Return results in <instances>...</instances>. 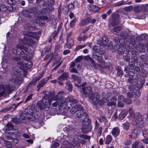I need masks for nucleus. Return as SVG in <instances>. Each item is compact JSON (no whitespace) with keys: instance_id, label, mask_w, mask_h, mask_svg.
Returning a JSON list of instances; mask_svg holds the SVG:
<instances>
[{"instance_id":"1","label":"nucleus","mask_w":148,"mask_h":148,"mask_svg":"<svg viewBox=\"0 0 148 148\" xmlns=\"http://www.w3.org/2000/svg\"><path fill=\"white\" fill-rule=\"evenodd\" d=\"M64 94L63 91H61L59 92L58 94L55 96L54 94L48 92L47 93L45 94L42 97V100L38 101L37 103V105L39 107L41 110L44 109L45 111H47L49 110L50 106L51 104L52 100L54 99L55 100L60 97L61 101H63V106L64 109L63 108H60V110L62 114H64L66 112L67 110L71 108L70 107L71 104V100L72 97H70L68 98H64L63 96L62 95Z\"/></svg>"},{"instance_id":"2","label":"nucleus","mask_w":148,"mask_h":148,"mask_svg":"<svg viewBox=\"0 0 148 148\" xmlns=\"http://www.w3.org/2000/svg\"><path fill=\"white\" fill-rule=\"evenodd\" d=\"M82 91L83 94L86 95H88V97L89 99L92 101V103L94 105H96L99 103L101 104V102L99 101V96L97 92H95L92 94V88L90 86H87L86 88H83L82 89Z\"/></svg>"},{"instance_id":"3","label":"nucleus","mask_w":148,"mask_h":148,"mask_svg":"<svg viewBox=\"0 0 148 148\" xmlns=\"http://www.w3.org/2000/svg\"><path fill=\"white\" fill-rule=\"evenodd\" d=\"M29 51V49L25 45L20 44L17 45L16 47L12 50L13 53L20 56L24 59L28 55Z\"/></svg>"},{"instance_id":"4","label":"nucleus","mask_w":148,"mask_h":148,"mask_svg":"<svg viewBox=\"0 0 148 148\" xmlns=\"http://www.w3.org/2000/svg\"><path fill=\"white\" fill-rule=\"evenodd\" d=\"M14 90V87L10 84H5L3 85L2 83H0V97L6 96L11 93Z\"/></svg>"},{"instance_id":"5","label":"nucleus","mask_w":148,"mask_h":148,"mask_svg":"<svg viewBox=\"0 0 148 148\" xmlns=\"http://www.w3.org/2000/svg\"><path fill=\"white\" fill-rule=\"evenodd\" d=\"M25 35L26 36L24 37L23 39L25 41H26V43H30L32 44H35L36 41L29 37L38 40L40 36V34L38 32H28L25 34Z\"/></svg>"},{"instance_id":"6","label":"nucleus","mask_w":148,"mask_h":148,"mask_svg":"<svg viewBox=\"0 0 148 148\" xmlns=\"http://www.w3.org/2000/svg\"><path fill=\"white\" fill-rule=\"evenodd\" d=\"M38 109L36 106L34 105L32 107H28L26 112L29 116L32 117L31 118H34V120L36 118L35 114L37 112Z\"/></svg>"},{"instance_id":"7","label":"nucleus","mask_w":148,"mask_h":148,"mask_svg":"<svg viewBox=\"0 0 148 148\" xmlns=\"http://www.w3.org/2000/svg\"><path fill=\"white\" fill-rule=\"evenodd\" d=\"M17 72L16 71V73H14L12 74L10 80L12 82H14L15 84H20L23 82V80L22 77L17 74Z\"/></svg>"},{"instance_id":"8","label":"nucleus","mask_w":148,"mask_h":148,"mask_svg":"<svg viewBox=\"0 0 148 148\" xmlns=\"http://www.w3.org/2000/svg\"><path fill=\"white\" fill-rule=\"evenodd\" d=\"M22 14L25 17L29 18L32 23H37V20L36 19L33 18V17L32 16L30 9L29 10H23L22 11Z\"/></svg>"},{"instance_id":"9","label":"nucleus","mask_w":148,"mask_h":148,"mask_svg":"<svg viewBox=\"0 0 148 148\" xmlns=\"http://www.w3.org/2000/svg\"><path fill=\"white\" fill-rule=\"evenodd\" d=\"M32 117L29 116L28 114L25 112L22 113L19 117V119L21 121L24 123H28L29 122V120L32 121L34 120V118H31Z\"/></svg>"},{"instance_id":"10","label":"nucleus","mask_w":148,"mask_h":148,"mask_svg":"<svg viewBox=\"0 0 148 148\" xmlns=\"http://www.w3.org/2000/svg\"><path fill=\"white\" fill-rule=\"evenodd\" d=\"M107 46L108 49H112L113 48V46L111 41H109L107 38V37L105 35L102 37V45Z\"/></svg>"},{"instance_id":"11","label":"nucleus","mask_w":148,"mask_h":148,"mask_svg":"<svg viewBox=\"0 0 148 148\" xmlns=\"http://www.w3.org/2000/svg\"><path fill=\"white\" fill-rule=\"evenodd\" d=\"M49 77L46 78H43L37 84L36 87L38 91H39L41 88L43 87L47 83Z\"/></svg>"},{"instance_id":"12","label":"nucleus","mask_w":148,"mask_h":148,"mask_svg":"<svg viewBox=\"0 0 148 148\" xmlns=\"http://www.w3.org/2000/svg\"><path fill=\"white\" fill-rule=\"evenodd\" d=\"M119 16V15L117 14H112V18L110 22L112 26L117 25L119 23V21L118 19Z\"/></svg>"},{"instance_id":"13","label":"nucleus","mask_w":148,"mask_h":148,"mask_svg":"<svg viewBox=\"0 0 148 148\" xmlns=\"http://www.w3.org/2000/svg\"><path fill=\"white\" fill-rule=\"evenodd\" d=\"M30 12L32 16L34 17L38 18V15L41 13V12L39 11L38 8L33 7L30 9Z\"/></svg>"},{"instance_id":"14","label":"nucleus","mask_w":148,"mask_h":148,"mask_svg":"<svg viewBox=\"0 0 148 148\" xmlns=\"http://www.w3.org/2000/svg\"><path fill=\"white\" fill-rule=\"evenodd\" d=\"M70 78L68 72H65L62 73L58 78V79L60 81H64Z\"/></svg>"},{"instance_id":"15","label":"nucleus","mask_w":148,"mask_h":148,"mask_svg":"<svg viewBox=\"0 0 148 148\" xmlns=\"http://www.w3.org/2000/svg\"><path fill=\"white\" fill-rule=\"evenodd\" d=\"M97 44L99 45V46H94L92 48L93 51L95 52L94 53H102L101 49L100 47V46L102 45V43H100V44H99L98 42Z\"/></svg>"},{"instance_id":"16","label":"nucleus","mask_w":148,"mask_h":148,"mask_svg":"<svg viewBox=\"0 0 148 148\" xmlns=\"http://www.w3.org/2000/svg\"><path fill=\"white\" fill-rule=\"evenodd\" d=\"M33 24H31L30 23L25 24L24 26V28L25 29L33 30L36 29L37 28Z\"/></svg>"},{"instance_id":"17","label":"nucleus","mask_w":148,"mask_h":148,"mask_svg":"<svg viewBox=\"0 0 148 148\" xmlns=\"http://www.w3.org/2000/svg\"><path fill=\"white\" fill-rule=\"evenodd\" d=\"M87 8L90 11L93 12H96L99 10L98 6L92 4L88 5Z\"/></svg>"},{"instance_id":"18","label":"nucleus","mask_w":148,"mask_h":148,"mask_svg":"<svg viewBox=\"0 0 148 148\" xmlns=\"http://www.w3.org/2000/svg\"><path fill=\"white\" fill-rule=\"evenodd\" d=\"M91 128L92 127L91 125H82L81 129L83 133L87 134L90 131Z\"/></svg>"},{"instance_id":"19","label":"nucleus","mask_w":148,"mask_h":148,"mask_svg":"<svg viewBox=\"0 0 148 148\" xmlns=\"http://www.w3.org/2000/svg\"><path fill=\"white\" fill-rule=\"evenodd\" d=\"M66 42L67 43L64 46V47L69 49L71 48L72 46L74 44L73 40L72 38L69 40V39H66Z\"/></svg>"},{"instance_id":"20","label":"nucleus","mask_w":148,"mask_h":148,"mask_svg":"<svg viewBox=\"0 0 148 148\" xmlns=\"http://www.w3.org/2000/svg\"><path fill=\"white\" fill-rule=\"evenodd\" d=\"M102 53H93L92 57L94 58H96L98 61L101 63H102Z\"/></svg>"},{"instance_id":"21","label":"nucleus","mask_w":148,"mask_h":148,"mask_svg":"<svg viewBox=\"0 0 148 148\" xmlns=\"http://www.w3.org/2000/svg\"><path fill=\"white\" fill-rule=\"evenodd\" d=\"M111 133L112 134L114 137H116L119 134L120 130L118 127H115L113 128Z\"/></svg>"},{"instance_id":"22","label":"nucleus","mask_w":148,"mask_h":148,"mask_svg":"<svg viewBox=\"0 0 148 148\" xmlns=\"http://www.w3.org/2000/svg\"><path fill=\"white\" fill-rule=\"evenodd\" d=\"M84 59L87 61H89L91 63L93 66L94 67H96V64L93 59L89 55L85 56L84 58Z\"/></svg>"},{"instance_id":"23","label":"nucleus","mask_w":148,"mask_h":148,"mask_svg":"<svg viewBox=\"0 0 148 148\" xmlns=\"http://www.w3.org/2000/svg\"><path fill=\"white\" fill-rule=\"evenodd\" d=\"M76 116L77 118H82L84 116L85 117H87L88 115L86 113L82 110L77 112V113L76 114Z\"/></svg>"},{"instance_id":"24","label":"nucleus","mask_w":148,"mask_h":148,"mask_svg":"<svg viewBox=\"0 0 148 148\" xmlns=\"http://www.w3.org/2000/svg\"><path fill=\"white\" fill-rule=\"evenodd\" d=\"M134 117H132V118H135L137 119L138 120L141 118V120L142 121H144V119L146 118V115H144L143 116L138 112H137L136 114H135L134 115Z\"/></svg>"},{"instance_id":"25","label":"nucleus","mask_w":148,"mask_h":148,"mask_svg":"<svg viewBox=\"0 0 148 148\" xmlns=\"http://www.w3.org/2000/svg\"><path fill=\"white\" fill-rule=\"evenodd\" d=\"M63 101H61V98L59 99L56 101L55 102L53 103L52 104V106L53 107H56L57 106L61 107V108H63Z\"/></svg>"},{"instance_id":"26","label":"nucleus","mask_w":148,"mask_h":148,"mask_svg":"<svg viewBox=\"0 0 148 148\" xmlns=\"http://www.w3.org/2000/svg\"><path fill=\"white\" fill-rule=\"evenodd\" d=\"M121 46H122V45L120 46L118 45H116L114 47V49L116 50H117V52L118 53L122 55L123 53V49L121 47Z\"/></svg>"},{"instance_id":"27","label":"nucleus","mask_w":148,"mask_h":148,"mask_svg":"<svg viewBox=\"0 0 148 148\" xmlns=\"http://www.w3.org/2000/svg\"><path fill=\"white\" fill-rule=\"evenodd\" d=\"M138 130L137 129H134L131 134L129 135V137L130 138L135 139L138 136Z\"/></svg>"},{"instance_id":"28","label":"nucleus","mask_w":148,"mask_h":148,"mask_svg":"<svg viewBox=\"0 0 148 148\" xmlns=\"http://www.w3.org/2000/svg\"><path fill=\"white\" fill-rule=\"evenodd\" d=\"M144 83L145 81L144 79H139L138 80V83H136V86L138 89L141 88L143 86Z\"/></svg>"},{"instance_id":"29","label":"nucleus","mask_w":148,"mask_h":148,"mask_svg":"<svg viewBox=\"0 0 148 148\" xmlns=\"http://www.w3.org/2000/svg\"><path fill=\"white\" fill-rule=\"evenodd\" d=\"M141 70H142L141 72V75L144 77L146 76L147 74V73L145 71L143 70L142 67H140L139 68L137 66V67L136 69V71H137L138 73H139Z\"/></svg>"},{"instance_id":"30","label":"nucleus","mask_w":148,"mask_h":148,"mask_svg":"<svg viewBox=\"0 0 148 148\" xmlns=\"http://www.w3.org/2000/svg\"><path fill=\"white\" fill-rule=\"evenodd\" d=\"M63 144L64 148H75L72 144L66 141H63Z\"/></svg>"},{"instance_id":"31","label":"nucleus","mask_w":148,"mask_h":148,"mask_svg":"<svg viewBox=\"0 0 148 148\" xmlns=\"http://www.w3.org/2000/svg\"><path fill=\"white\" fill-rule=\"evenodd\" d=\"M127 114V112L126 110H123L119 114V119L122 120L125 117Z\"/></svg>"},{"instance_id":"32","label":"nucleus","mask_w":148,"mask_h":148,"mask_svg":"<svg viewBox=\"0 0 148 148\" xmlns=\"http://www.w3.org/2000/svg\"><path fill=\"white\" fill-rule=\"evenodd\" d=\"M90 18H87L82 20L81 23V25L82 26H85L88 24L90 22Z\"/></svg>"},{"instance_id":"33","label":"nucleus","mask_w":148,"mask_h":148,"mask_svg":"<svg viewBox=\"0 0 148 148\" xmlns=\"http://www.w3.org/2000/svg\"><path fill=\"white\" fill-rule=\"evenodd\" d=\"M91 122L90 120L87 117H86L82 121V125H91L90 123Z\"/></svg>"},{"instance_id":"34","label":"nucleus","mask_w":148,"mask_h":148,"mask_svg":"<svg viewBox=\"0 0 148 148\" xmlns=\"http://www.w3.org/2000/svg\"><path fill=\"white\" fill-rule=\"evenodd\" d=\"M38 80L36 78V77H34L29 84L27 86V87H29L32 85L35 86L36 85L37 82L38 81Z\"/></svg>"},{"instance_id":"35","label":"nucleus","mask_w":148,"mask_h":148,"mask_svg":"<svg viewBox=\"0 0 148 148\" xmlns=\"http://www.w3.org/2000/svg\"><path fill=\"white\" fill-rule=\"evenodd\" d=\"M88 38L87 36L82 35V34L79 35L77 37V40L79 42L81 41H84Z\"/></svg>"},{"instance_id":"36","label":"nucleus","mask_w":148,"mask_h":148,"mask_svg":"<svg viewBox=\"0 0 148 148\" xmlns=\"http://www.w3.org/2000/svg\"><path fill=\"white\" fill-rule=\"evenodd\" d=\"M6 126L7 127L6 128L5 130H11L12 131L13 130L14 126V125L12 123H8L6 124Z\"/></svg>"},{"instance_id":"37","label":"nucleus","mask_w":148,"mask_h":148,"mask_svg":"<svg viewBox=\"0 0 148 148\" xmlns=\"http://www.w3.org/2000/svg\"><path fill=\"white\" fill-rule=\"evenodd\" d=\"M71 78L73 79L74 80L77 81L79 84H81V79L80 77L76 76L75 75L73 74L72 75Z\"/></svg>"},{"instance_id":"38","label":"nucleus","mask_w":148,"mask_h":148,"mask_svg":"<svg viewBox=\"0 0 148 148\" xmlns=\"http://www.w3.org/2000/svg\"><path fill=\"white\" fill-rule=\"evenodd\" d=\"M80 140L77 138H75L73 142L74 147L75 146L79 147L80 146Z\"/></svg>"},{"instance_id":"39","label":"nucleus","mask_w":148,"mask_h":148,"mask_svg":"<svg viewBox=\"0 0 148 148\" xmlns=\"http://www.w3.org/2000/svg\"><path fill=\"white\" fill-rule=\"evenodd\" d=\"M54 3V2L53 0H48V2H43L42 5L43 6H50L52 5Z\"/></svg>"},{"instance_id":"40","label":"nucleus","mask_w":148,"mask_h":148,"mask_svg":"<svg viewBox=\"0 0 148 148\" xmlns=\"http://www.w3.org/2000/svg\"><path fill=\"white\" fill-rule=\"evenodd\" d=\"M111 100L114 101H113L109 102L108 103V106H111L112 105H115L116 104V103L115 101L117 100V98L115 97H113L111 98Z\"/></svg>"},{"instance_id":"41","label":"nucleus","mask_w":148,"mask_h":148,"mask_svg":"<svg viewBox=\"0 0 148 148\" xmlns=\"http://www.w3.org/2000/svg\"><path fill=\"white\" fill-rule=\"evenodd\" d=\"M128 81L129 83H131L133 85H136V83H138V80L136 79L129 78L128 79Z\"/></svg>"},{"instance_id":"42","label":"nucleus","mask_w":148,"mask_h":148,"mask_svg":"<svg viewBox=\"0 0 148 148\" xmlns=\"http://www.w3.org/2000/svg\"><path fill=\"white\" fill-rule=\"evenodd\" d=\"M142 8V6H141L139 5H137L134 7V10L135 12L138 13L140 11Z\"/></svg>"},{"instance_id":"43","label":"nucleus","mask_w":148,"mask_h":148,"mask_svg":"<svg viewBox=\"0 0 148 148\" xmlns=\"http://www.w3.org/2000/svg\"><path fill=\"white\" fill-rule=\"evenodd\" d=\"M112 140V138L111 136L108 135L107 136L106 139V143L108 144H110Z\"/></svg>"},{"instance_id":"44","label":"nucleus","mask_w":148,"mask_h":148,"mask_svg":"<svg viewBox=\"0 0 148 148\" xmlns=\"http://www.w3.org/2000/svg\"><path fill=\"white\" fill-rule=\"evenodd\" d=\"M121 29V27H115L113 29V32L115 34H117L119 33Z\"/></svg>"},{"instance_id":"45","label":"nucleus","mask_w":148,"mask_h":148,"mask_svg":"<svg viewBox=\"0 0 148 148\" xmlns=\"http://www.w3.org/2000/svg\"><path fill=\"white\" fill-rule=\"evenodd\" d=\"M130 123L128 122H126L123 124V128L125 130H129L130 129Z\"/></svg>"},{"instance_id":"46","label":"nucleus","mask_w":148,"mask_h":148,"mask_svg":"<svg viewBox=\"0 0 148 148\" xmlns=\"http://www.w3.org/2000/svg\"><path fill=\"white\" fill-rule=\"evenodd\" d=\"M66 86L68 87V89L70 91H71L73 87L70 82L69 80H68L66 82Z\"/></svg>"},{"instance_id":"47","label":"nucleus","mask_w":148,"mask_h":148,"mask_svg":"<svg viewBox=\"0 0 148 148\" xmlns=\"http://www.w3.org/2000/svg\"><path fill=\"white\" fill-rule=\"evenodd\" d=\"M71 108L70 110L71 113L72 114H74L75 113H77V110L75 106L72 107V106L71 105V106H69Z\"/></svg>"},{"instance_id":"48","label":"nucleus","mask_w":148,"mask_h":148,"mask_svg":"<svg viewBox=\"0 0 148 148\" xmlns=\"http://www.w3.org/2000/svg\"><path fill=\"white\" fill-rule=\"evenodd\" d=\"M4 141V144L8 148H10L12 147V144L11 143L7 140H4L3 138L2 139Z\"/></svg>"},{"instance_id":"49","label":"nucleus","mask_w":148,"mask_h":148,"mask_svg":"<svg viewBox=\"0 0 148 148\" xmlns=\"http://www.w3.org/2000/svg\"><path fill=\"white\" fill-rule=\"evenodd\" d=\"M58 33V29H57V31H54L52 33L51 37L53 38V39H54L55 37L57 36Z\"/></svg>"},{"instance_id":"50","label":"nucleus","mask_w":148,"mask_h":148,"mask_svg":"<svg viewBox=\"0 0 148 148\" xmlns=\"http://www.w3.org/2000/svg\"><path fill=\"white\" fill-rule=\"evenodd\" d=\"M139 143L138 141L135 142L132 145V148H138L140 146Z\"/></svg>"},{"instance_id":"51","label":"nucleus","mask_w":148,"mask_h":148,"mask_svg":"<svg viewBox=\"0 0 148 148\" xmlns=\"http://www.w3.org/2000/svg\"><path fill=\"white\" fill-rule=\"evenodd\" d=\"M58 20L56 18H54L52 19V26L54 28L56 26Z\"/></svg>"},{"instance_id":"52","label":"nucleus","mask_w":148,"mask_h":148,"mask_svg":"<svg viewBox=\"0 0 148 148\" xmlns=\"http://www.w3.org/2000/svg\"><path fill=\"white\" fill-rule=\"evenodd\" d=\"M0 9L1 11H5L8 9L7 6L4 5H0Z\"/></svg>"},{"instance_id":"53","label":"nucleus","mask_w":148,"mask_h":148,"mask_svg":"<svg viewBox=\"0 0 148 148\" xmlns=\"http://www.w3.org/2000/svg\"><path fill=\"white\" fill-rule=\"evenodd\" d=\"M86 46V45H79L76 47L75 50V51H77L79 50H80V49H82Z\"/></svg>"},{"instance_id":"54","label":"nucleus","mask_w":148,"mask_h":148,"mask_svg":"<svg viewBox=\"0 0 148 148\" xmlns=\"http://www.w3.org/2000/svg\"><path fill=\"white\" fill-rule=\"evenodd\" d=\"M129 114L132 117H134V115L135 113L133 110L132 108V107L130 108L129 109Z\"/></svg>"},{"instance_id":"55","label":"nucleus","mask_w":148,"mask_h":148,"mask_svg":"<svg viewBox=\"0 0 148 148\" xmlns=\"http://www.w3.org/2000/svg\"><path fill=\"white\" fill-rule=\"evenodd\" d=\"M6 2L10 5H14L16 3V1L14 0H6Z\"/></svg>"},{"instance_id":"56","label":"nucleus","mask_w":148,"mask_h":148,"mask_svg":"<svg viewBox=\"0 0 148 148\" xmlns=\"http://www.w3.org/2000/svg\"><path fill=\"white\" fill-rule=\"evenodd\" d=\"M75 106V107L77 112L83 110V107L80 105L76 104Z\"/></svg>"},{"instance_id":"57","label":"nucleus","mask_w":148,"mask_h":148,"mask_svg":"<svg viewBox=\"0 0 148 148\" xmlns=\"http://www.w3.org/2000/svg\"><path fill=\"white\" fill-rule=\"evenodd\" d=\"M121 67L119 66L117 69V75L118 76L122 75L123 71L120 69Z\"/></svg>"},{"instance_id":"58","label":"nucleus","mask_w":148,"mask_h":148,"mask_svg":"<svg viewBox=\"0 0 148 148\" xmlns=\"http://www.w3.org/2000/svg\"><path fill=\"white\" fill-rule=\"evenodd\" d=\"M133 8V7L132 6H130L125 8H124V10L125 11H126L130 12L132 10Z\"/></svg>"},{"instance_id":"59","label":"nucleus","mask_w":148,"mask_h":148,"mask_svg":"<svg viewBox=\"0 0 148 148\" xmlns=\"http://www.w3.org/2000/svg\"><path fill=\"white\" fill-rule=\"evenodd\" d=\"M124 102H125L126 104H130L132 103V100L128 98H126L125 99Z\"/></svg>"},{"instance_id":"60","label":"nucleus","mask_w":148,"mask_h":148,"mask_svg":"<svg viewBox=\"0 0 148 148\" xmlns=\"http://www.w3.org/2000/svg\"><path fill=\"white\" fill-rule=\"evenodd\" d=\"M133 118V119L132 122V124L134 125H136L137 123L139 122V120L135 118Z\"/></svg>"},{"instance_id":"61","label":"nucleus","mask_w":148,"mask_h":148,"mask_svg":"<svg viewBox=\"0 0 148 148\" xmlns=\"http://www.w3.org/2000/svg\"><path fill=\"white\" fill-rule=\"evenodd\" d=\"M66 6L68 7L69 10H71L74 8V5L72 3H69L68 6L67 5Z\"/></svg>"},{"instance_id":"62","label":"nucleus","mask_w":148,"mask_h":148,"mask_svg":"<svg viewBox=\"0 0 148 148\" xmlns=\"http://www.w3.org/2000/svg\"><path fill=\"white\" fill-rule=\"evenodd\" d=\"M76 21L75 19H73L70 23V26L71 28L73 27L75 24Z\"/></svg>"},{"instance_id":"63","label":"nucleus","mask_w":148,"mask_h":148,"mask_svg":"<svg viewBox=\"0 0 148 148\" xmlns=\"http://www.w3.org/2000/svg\"><path fill=\"white\" fill-rule=\"evenodd\" d=\"M44 74L45 72L43 71L41 73V74H40L38 77H36V78L37 79V80H38V81L39 80L43 77Z\"/></svg>"},{"instance_id":"64","label":"nucleus","mask_w":148,"mask_h":148,"mask_svg":"<svg viewBox=\"0 0 148 148\" xmlns=\"http://www.w3.org/2000/svg\"><path fill=\"white\" fill-rule=\"evenodd\" d=\"M83 58L82 56H78L77 58H76L75 61V62H80L82 60Z\"/></svg>"}]
</instances>
